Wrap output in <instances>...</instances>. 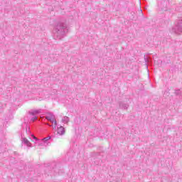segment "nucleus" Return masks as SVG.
<instances>
[{
	"label": "nucleus",
	"mask_w": 182,
	"mask_h": 182,
	"mask_svg": "<svg viewBox=\"0 0 182 182\" xmlns=\"http://www.w3.org/2000/svg\"><path fill=\"white\" fill-rule=\"evenodd\" d=\"M58 134H60V136H63V134H65V128L62 126L58 127Z\"/></svg>",
	"instance_id": "5"
},
{
	"label": "nucleus",
	"mask_w": 182,
	"mask_h": 182,
	"mask_svg": "<svg viewBox=\"0 0 182 182\" xmlns=\"http://www.w3.org/2000/svg\"><path fill=\"white\" fill-rule=\"evenodd\" d=\"M144 60L145 62H146L147 63H150L151 62V58L150 57H144Z\"/></svg>",
	"instance_id": "11"
},
{
	"label": "nucleus",
	"mask_w": 182,
	"mask_h": 182,
	"mask_svg": "<svg viewBox=\"0 0 182 182\" xmlns=\"http://www.w3.org/2000/svg\"><path fill=\"white\" fill-rule=\"evenodd\" d=\"M46 120H48V122H51V123H53V120H55V116L51 112H48V115L46 116Z\"/></svg>",
	"instance_id": "3"
},
{
	"label": "nucleus",
	"mask_w": 182,
	"mask_h": 182,
	"mask_svg": "<svg viewBox=\"0 0 182 182\" xmlns=\"http://www.w3.org/2000/svg\"><path fill=\"white\" fill-rule=\"evenodd\" d=\"M41 113V109H37V110L28 112V114H32V116H35V114H39Z\"/></svg>",
	"instance_id": "6"
},
{
	"label": "nucleus",
	"mask_w": 182,
	"mask_h": 182,
	"mask_svg": "<svg viewBox=\"0 0 182 182\" xmlns=\"http://www.w3.org/2000/svg\"><path fill=\"white\" fill-rule=\"evenodd\" d=\"M32 122H35V120H38V117H33L31 118Z\"/></svg>",
	"instance_id": "14"
},
{
	"label": "nucleus",
	"mask_w": 182,
	"mask_h": 182,
	"mask_svg": "<svg viewBox=\"0 0 182 182\" xmlns=\"http://www.w3.org/2000/svg\"><path fill=\"white\" fill-rule=\"evenodd\" d=\"M23 141L24 144H26V146H28V147H31V142L28 139H26V138H24L23 139Z\"/></svg>",
	"instance_id": "7"
},
{
	"label": "nucleus",
	"mask_w": 182,
	"mask_h": 182,
	"mask_svg": "<svg viewBox=\"0 0 182 182\" xmlns=\"http://www.w3.org/2000/svg\"><path fill=\"white\" fill-rule=\"evenodd\" d=\"M162 10H163V11H166V9H162Z\"/></svg>",
	"instance_id": "17"
},
{
	"label": "nucleus",
	"mask_w": 182,
	"mask_h": 182,
	"mask_svg": "<svg viewBox=\"0 0 182 182\" xmlns=\"http://www.w3.org/2000/svg\"><path fill=\"white\" fill-rule=\"evenodd\" d=\"M171 33H182V19L178 20L177 24L172 27Z\"/></svg>",
	"instance_id": "2"
},
{
	"label": "nucleus",
	"mask_w": 182,
	"mask_h": 182,
	"mask_svg": "<svg viewBox=\"0 0 182 182\" xmlns=\"http://www.w3.org/2000/svg\"><path fill=\"white\" fill-rule=\"evenodd\" d=\"M53 123H54L53 129H56V126H58V122H56V120L54 121V119H53Z\"/></svg>",
	"instance_id": "13"
},
{
	"label": "nucleus",
	"mask_w": 182,
	"mask_h": 182,
	"mask_svg": "<svg viewBox=\"0 0 182 182\" xmlns=\"http://www.w3.org/2000/svg\"><path fill=\"white\" fill-rule=\"evenodd\" d=\"M39 146H42V143H39V144H38Z\"/></svg>",
	"instance_id": "16"
},
{
	"label": "nucleus",
	"mask_w": 182,
	"mask_h": 182,
	"mask_svg": "<svg viewBox=\"0 0 182 182\" xmlns=\"http://www.w3.org/2000/svg\"><path fill=\"white\" fill-rule=\"evenodd\" d=\"M174 94L176 96H180L181 95V90H176L174 92Z\"/></svg>",
	"instance_id": "10"
},
{
	"label": "nucleus",
	"mask_w": 182,
	"mask_h": 182,
	"mask_svg": "<svg viewBox=\"0 0 182 182\" xmlns=\"http://www.w3.org/2000/svg\"><path fill=\"white\" fill-rule=\"evenodd\" d=\"M26 132H28V125H26Z\"/></svg>",
	"instance_id": "15"
},
{
	"label": "nucleus",
	"mask_w": 182,
	"mask_h": 182,
	"mask_svg": "<svg viewBox=\"0 0 182 182\" xmlns=\"http://www.w3.org/2000/svg\"><path fill=\"white\" fill-rule=\"evenodd\" d=\"M50 139H51L50 136H47V137L43 139L41 141V143H42V142L46 143V141H48V140H50Z\"/></svg>",
	"instance_id": "9"
},
{
	"label": "nucleus",
	"mask_w": 182,
	"mask_h": 182,
	"mask_svg": "<svg viewBox=\"0 0 182 182\" xmlns=\"http://www.w3.org/2000/svg\"><path fill=\"white\" fill-rule=\"evenodd\" d=\"M119 105L120 109H124V110H127V109H129V104L124 102H119Z\"/></svg>",
	"instance_id": "4"
},
{
	"label": "nucleus",
	"mask_w": 182,
	"mask_h": 182,
	"mask_svg": "<svg viewBox=\"0 0 182 182\" xmlns=\"http://www.w3.org/2000/svg\"><path fill=\"white\" fill-rule=\"evenodd\" d=\"M62 122L63 123H69V117H64L63 119H62Z\"/></svg>",
	"instance_id": "8"
},
{
	"label": "nucleus",
	"mask_w": 182,
	"mask_h": 182,
	"mask_svg": "<svg viewBox=\"0 0 182 182\" xmlns=\"http://www.w3.org/2000/svg\"><path fill=\"white\" fill-rule=\"evenodd\" d=\"M31 137L33 140H35L36 141H39V139L35 136V135H31Z\"/></svg>",
	"instance_id": "12"
},
{
	"label": "nucleus",
	"mask_w": 182,
	"mask_h": 182,
	"mask_svg": "<svg viewBox=\"0 0 182 182\" xmlns=\"http://www.w3.org/2000/svg\"><path fill=\"white\" fill-rule=\"evenodd\" d=\"M48 126H52V125H50V124H47Z\"/></svg>",
	"instance_id": "18"
},
{
	"label": "nucleus",
	"mask_w": 182,
	"mask_h": 182,
	"mask_svg": "<svg viewBox=\"0 0 182 182\" xmlns=\"http://www.w3.org/2000/svg\"><path fill=\"white\" fill-rule=\"evenodd\" d=\"M68 25L66 23L59 21L56 23L53 29V38L55 41H62L66 36Z\"/></svg>",
	"instance_id": "1"
}]
</instances>
